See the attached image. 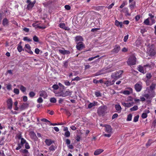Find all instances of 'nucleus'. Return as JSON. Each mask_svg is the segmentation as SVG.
Wrapping results in <instances>:
<instances>
[{
  "label": "nucleus",
  "mask_w": 156,
  "mask_h": 156,
  "mask_svg": "<svg viewBox=\"0 0 156 156\" xmlns=\"http://www.w3.org/2000/svg\"><path fill=\"white\" fill-rule=\"evenodd\" d=\"M123 73V70H119L113 73L111 76V77L115 81L122 76V74Z\"/></svg>",
  "instance_id": "1"
},
{
  "label": "nucleus",
  "mask_w": 156,
  "mask_h": 156,
  "mask_svg": "<svg viewBox=\"0 0 156 156\" xmlns=\"http://www.w3.org/2000/svg\"><path fill=\"white\" fill-rule=\"evenodd\" d=\"M107 110V107L105 105L100 107L97 111V113L99 116L104 115L105 113H107L106 111Z\"/></svg>",
  "instance_id": "2"
},
{
  "label": "nucleus",
  "mask_w": 156,
  "mask_h": 156,
  "mask_svg": "<svg viewBox=\"0 0 156 156\" xmlns=\"http://www.w3.org/2000/svg\"><path fill=\"white\" fill-rule=\"evenodd\" d=\"M72 92L69 90L66 91L62 90L60 92H58L57 94V96H62V97H65L67 96H70L72 94Z\"/></svg>",
  "instance_id": "3"
},
{
  "label": "nucleus",
  "mask_w": 156,
  "mask_h": 156,
  "mask_svg": "<svg viewBox=\"0 0 156 156\" xmlns=\"http://www.w3.org/2000/svg\"><path fill=\"white\" fill-rule=\"evenodd\" d=\"M127 63L129 66H131L136 64V58L134 56H130L127 61Z\"/></svg>",
  "instance_id": "4"
},
{
  "label": "nucleus",
  "mask_w": 156,
  "mask_h": 156,
  "mask_svg": "<svg viewBox=\"0 0 156 156\" xmlns=\"http://www.w3.org/2000/svg\"><path fill=\"white\" fill-rule=\"evenodd\" d=\"M41 121L42 122H45L47 123L50 126H55L57 125H62L64 124V123L62 122L61 123H51L50 122L46 119H41Z\"/></svg>",
  "instance_id": "5"
},
{
  "label": "nucleus",
  "mask_w": 156,
  "mask_h": 156,
  "mask_svg": "<svg viewBox=\"0 0 156 156\" xmlns=\"http://www.w3.org/2000/svg\"><path fill=\"white\" fill-rule=\"evenodd\" d=\"M36 2L35 0H34L33 2H31L30 0H27L26 2L28 4L27 5V9L28 10L31 9L34 6Z\"/></svg>",
  "instance_id": "6"
},
{
  "label": "nucleus",
  "mask_w": 156,
  "mask_h": 156,
  "mask_svg": "<svg viewBox=\"0 0 156 156\" xmlns=\"http://www.w3.org/2000/svg\"><path fill=\"white\" fill-rule=\"evenodd\" d=\"M148 53L151 57L154 56L156 54V50L154 48L150 47L148 51Z\"/></svg>",
  "instance_id": "7"
},
{
  "label": "nucleus",
  "mask_w": 156,
  "mask_h": 156,
  "mask_svg": "<svg viewBox=\"0 0 156 156\" xmlns=\"http://www.w3.org/2000/svg\"><path fill=\"white\" fill-rule=\"evenodd\" d=\"M76 43L77 44L76 46V48L78 50L80 51L85 47V45L82 42H76Z\"/></svg>",
  "instance_id": "8"
},
{
  "label": "nucleus",
  "mask_w": 156,
  "mask_h": 156,
  "mask_svg": "<svg viewBox=\"0 0 156 156\" xmlns=\"http://www.w3.org/2000/svg\"><path fill=\"white\" fill-rule=\"evenodd\" d=\"M7 103L8 108L10 110L12 108V99L10 98L8 99L7 101Z\"/></svg>",
  "instance_id": "9"
},
{
  "label": "nucleus",
  "mask_w": 156,
  "mask_h": 156,
  "mask_svg": "<svg viewBox=\"0 0 156 156\" xmlns=\"http://www.w3.org/2000/svg\"><path fill=\"white\" fill-rule=\"evenodd\" d=\"M121 49L119 45L118 44H116L114 48L112 50V52L115 53H118L120 50Z\"/></svg>",
  "instance_id": "10"
},
{
  "label": "nucleus",
  "mask_w": 156,
  "mask_h": 156,
  "mask_svg": "<svg viewBox=\"0 0 156 156\" xmlns=\"http://www.w3.org/2000/svg\"><path fill=\"white\" fill-rule=\"evenodd\" d=\"M127 89L129 90H124L123 92V94L125 95H128L133 93V89L129 87H128Z\"/></svg>",
  "instance_id": "11"
},
{
  "label": "nucleus",
  "mask_w": 156,
  "mask_h": 156,
  "mask_svg": "<svg viewBox=\"0 0 156 156\" xmlns=\"http://www.w3.org/2000/svg\"><path fill=\"white\" fill-rule=\"evenodd\" d=\"M115 80H113L112 81L108 80L104 82L105 84L106 85L107 87L113 85L114 84Z\"/></svg>",
  "instance_id": "12"
},
{
  "label": "nucleus",
  "mask_w": 156,
  "mask_h": 156,
  "mask_svg": "<svg viewBox=\"0 0 156 156\" xmlns=\"http://www.w3.org/2000/svg\"><path fill=\"white\" fill-rule=\"evenodd\" d=\"M122 11L125 13V15L126 16H131V13L129 12V10L127 7L124 8L122 10Z\"/></svg>",
  "instance_id": "13"
},
{
  "label": "nucleus",
  "mask_w": 156,
  "mask_h": 156,
  "mask_svg": "<svg viewBox=\"0 0 156 156\" xmlns=\"http://www.w3.org/2000/svg\"><path fill=\"white\" fill-rule=\"evenodd\" d=\"M134 88L137 92H140L141 90L142 86L140 84L136 83L134 86Z\"/></svg>",
  "instance_id": "14"
},
{
  "label": "nucleus",
  "mask_w": 156,
  "mask_h": 156,
  "mask_svg": "<svg viewBox=\"0 0 156 156\" xmlns=\"http://www.w3.org/2000/svg\"><path fill=\"white\" fill-rule=\"evenodd\" d=\"M129 3L130 4L129 6L131 10V12H132L133 11L134 9L136 7V3L135 1H134Z\"/></svg>",
  "instance_id": "15"
},
{
  "label": "nucleus",
  "mask_w": 156,
  "mask_h": 156,
  "mask_svg": "<svg viewBox=\"0 0 156 156\" xmlns=\"http://www.w3.org/2000/svg\"><path fill=\"white\" fill-rule=\"evenodd\" d=\"M40 96L43 97L44 98H46L48 97V94L45 91L42 90L40 92Z\"/></svg>",
  "instance_id": "16"
},
{
  "label": "nucleus",
  "mask_w": 156,
  "mask_h": 156,
  "mask_svg": "<svg viewBox=\"0 0 156 156\" xmlns=\"http://www.w3.org/2000/svg\"><path fill=\"white\" fill-rule=\"evenodd\" d=\"M59 27L65 30H69V28L67 27H66L64 23H60L59 24Z\"/></svg>",
  "instance_id": "17"
},
{
  "label": "nucleus",
  "mask_w": 156,
  "mask_h": 156,
  "mask_svg": "<svg viewBox=\"0 0 156 156\" xmlns=\"http://www.w3.org/2000/svg\"><path fill=\"white\" fill-rule=\"evenodd\" d=\"M83 41V38L80 36H77L75 38V41L76 42H82Z\"/></svg>",
  "instance_id": "18"
},
{
  "label": "nucleus",
  "mask_w": 156,
  "mask_h": 156,
  "mask_svg": "<svg viewBox=\"0 0 156 156\" xmlns=\"http://www.w3.org/2000/svg\"><path fill=\"white\" fill-rule=\"evenodd\" d=\"M115 108L116 111V112L118 113H120L122 110V108L119 104H116L115 106Z\"/></svg>",
  "instance_id": "19"
},
{
  "label": "nucleus",
  "mask_w": 156,
  "mask_h": 156,
  "mask_svg": "<svg viewBox=\"0 0 156 156\" xmlns=\"http://www.w3.org/2000/svg\"><path fill=\"white\" fill-rule=\"evenodd\" d=\"M9 21L6 18H4L2 21V25L4 26H7L9 25Z\"/></svg>",
  "instance_id": "20"
},
{
  "label": "nucleus",
  "mask_w": 156,
  "mask_h": 156,
  "mask_svg": "<svg viewBox=\"0 0 156 156\" xmlns=\"http://www.w3.org/2000/svg\"><path fill=\"white\" fill-rule=\"evenodd\" d=\"M133 102H128V103H122V105H123L124 106H125L127 108H129L131 106H133Z\"/></svg>",
  "instance_id": "21"
},
{
  "label": "nucleus",
  "mask_w": 156,
  "mask_h": 156,
  "mask_svg": "<svg viewBox=\"0 0 156 156\" xmlns=\"http://www.w3.org/2000/svg\"><path fill=\"white\" fill-rule=\"evenodd\" d=\"M58 51L60 53L63 55L69 54L70 53V52L69 50H63L61 49H59L58 50Z\"/></svg>",
  "instance_id": "22"
},
{
  "label": "nucleus",
  "mask_w": 156,
  "mask_h": 156,
  "mask_svg": "<svg viewBox=\"0 0 156 156\" xmlns=\"http://www.w3.org/2000/svg\"><path fill=\"white\" fill-rule=\"evenodd\" d=\"M105 132L108 133L112 134L114 130L112 127H106L105 129Z\"/></svg>",
  "instance_id": "23"
},
{
  "label": "nucleus",
  "mask_w": 156,
  "mask_h": 156,
  "mask_svg": "<svg viewBox=\"0 0 156 156\" xmlns=\"http://www.w3.org/2000/svg\"><path fill=\"white\" fill-rule=\"evenodd\" d=\"M104 150L102 149H97L94 151V154L95 155H98L102 152Z\"/></svg>",
  "instance_id": "24"
},
{
  "label": "nucleus",
  "mask_w": 156,
  "mask_h": 156,
  "mask_svg": "<svg viewBox=\"0 0 156 156\" xmlns=\"http://www.w3.org/2000/svg\"><path fill=\"white\" fill-rule=\"evenodd\" d=\"M115 25L117 27H120L121 28L122 27V22H119L117 20H115Z\"/></svg>",
  "instance_id": "25"
},
{
  "label": "nucleus",
  "mask_w": 156,
  "mask_h": 156,
  "mask_svg": "<svg viewBox=\"0 0 156 156\" xmlns=\"http://www.w3.org/2000/svg\"><path fill=\"white\" fill-rule=\"evenodd\" d=\"M45 142L46 144L48 146H50L54 142L53 141H52L50 139H46L45 140Z\"/></svg>",
  "instance_id": "26"
},
{
  "label": "nucleus",
  "mask_w": 156,
  "mask_h": 156,
  "mask_svg": "<svg viewBox=\"0 0 156 156\" xmlns=\"http://www.w3.org/2000/svg\"><path fill=\"white\" fill-rule=\"evenodd\" d=\"M138 70L143 74L145 73L144 67L142 66H139L138 67Z\"/></svg>",
  "instance_id": "27"
},
{
  "label": "nucleus",
  "mask_w": 156,
  "mask_h": 156,
  "mask_svg": "<svg viewBox=\"0 0 156 156\" xmlns=\"http://www.w3.org/2000/svg\"><path fill=\"white\" fill-rule=\"evenodd\" d=\"M96 103L97 102L94 101L92 103H90L88 105V108H91L93 106H95Z\"/></svg>",
  "instance_id": "28"
},
{
  "label": "nucleus",
  "mask_w": 156,
  "mask_h": 156,
  "mask_svg": "<svg viewBox=\"0 0 156 156\" xmlns=\"http://www.w3.org/2000/svg\"><path fill=\"white\" fill-rule=\"evenodd\" d=\"M21 42H20L18 45L17 49L19 52H21L23 50L22 47L20 45Z\"/></svg>",
  "instance_id": "29"
},
{
  "label": "nucleus",
  "mask_w": 156,
  "mask_h": 156,
  "mask_svg": "<svg viewBox=\"0 0 156 156\" xmlns=\"http://www.w3.org/2000/svg\"><path fill=\"white\" fill-rule=\"evenodd\" d=\"M138 109V107L137 105H134L133 107L131 108L130 109V110L131 111H134L137 110Z\"/></svg>",
  "instance_id": "30"
},
{
  "label": "nucleus",
  "mask_w": 156,
  "mask_h": 156,
  "mask_svg": "<svg viewBox=\"0 0 156 156\" xmlns=\"http://www.w3.org/2000/svg\"><path fill=\"white\" fill-rule=\"evenodd\" d=\"M149 20V18H148L145 20L144 22V23L147 25H151V24H150Z\"/></svg>",
  "instance_id": "31"
},
{
  "label": "nucleus",
  "mask_w": 156,
  "mask_h": 156,
  "mask_svg": "<svg viewBox=\"0 0 156 156\" xmlns=\"http://www.w3.org/2000/svg\"><path fill=\"white\" fill-rule=\"evenodd\" d=\"M152 143V140L151 139H149L147 143L146 144V147L147 148H148L151 145Z\"/></svg>",
  "instance_id": "32"
},
{
  "label": "nucleus",
  "mask_w": 156,
  "mask_h": 156,
  "mask_svg": "<svg viewBox=\"0 0 156 156\" xmlns=\"http://www.w3.org/2000/svg\"><path fill=\"white\" fill-rule=\"evenodd\" d=\"M127 2L126 1H124L119 7V8L122 9L126 5H127Z\"/></svg>",
  "instance_id": "33"
},
{
  "label": "nucleus",
  "mask_w": 156,
  "mask_h": 156,
  "mask_svg": "<svg viewBox=\"0 0 156 156\" xmlns=\"http://www.w3.org/2000/svg\"><path fill=\"white\" fill-rule=\"evenodd\" d=\"M95 94L97 97H100L101 96V94L99 91L95 92Z\"/></svg>",
  "instance_id": "34"
},
{
  "label": "nucleus",
  "mask_w": 156,
  "mask_h": 156,
  "mask_svg": "<svg viewBox=\"0 0 156 156\" xmlns=\"http://www.w3.org/2000/svg\"><path fill=\"white\" fill-rule=\"evenodd\" d=\"M68 66V61L67 60L65 61L64 63L63 66L65 68H67Z\"/></svg>",
  "instance_id": "35"
},
{
  "label": "nucleus",
  "mask_w": 156,
  "mask_h": 156,
  "mask_svg": "<svg viewBox=\"0 0 156 156\" xmlns=\"http://www.w3.org/2000/svg\"><path fill=\"white\" fill-rule=\"evenodd\" d=\"M29 96L30 98H33L35 95V93L33 91H31L29 93Z\"/></svg>",
  "instance_id": "36"
},
{
  "label": "nucleus",
  "mask_w": 156,
  "mask_h": 156,
  "mask_svg": "<svg viewBox=\"0 0 156 156\" xmlns=\"http://www.w3.org/2000/svg\"><path fill=\"white\" fill-rule=\"evenodd\" d=\"M33 40L34 42H38L39 41L38 38L36 35L33 37Z\"/></svg>",
  "instance_id": "37"
},
{
  "label": "nucleus",
  "mask_w": 156,
  "mask_h": 156,
  "mask_svg": "<svg viewBox=\"0 0 156 156\" xmlns=\"http://www.w3.org/2000/svg\"><path fill=\"white\" fill-rule=\"evenodd\" d=\"M20 151V152H22L23 153H25L26 154H29L28 150L26 149H21Z\"/></svg>",
  "instance_id": "38"
},
{
  "label": "nucleus",
  "mask_w": 156,
  "mask_h": 156,
  "mask_svg": "<svg viewBox=\"0 0 156 156\" xmlns=\"http://www.w3.org/2000/svg\"><path fill=\"white\" fill-rule=\"evenodd\" d=\"M26 89L25 87L23 85L21 86L20 87V90L23 92H25L26 90Z\"/></svg>",
  "instance_id": "39"
},
{
  "label": "nucleus",
  "mask_w": 156,
  "mask_h": 156,
  "mask_svg": "<svg viewBox=\"0 0 156 156\" xmlns=\"http://www.w3.org/2000/svg\"><path fill=\"white\" fill-rule=\"evenodd\" d=\"M81 80V79L79 76H77L73 79H72V81H79Z\"/></svg>",
  "instance_id": "40"
},
{
  "label": "nucleus",
  "mask_w": 156,
  "mask_h": 156,
  "mask_svg": "<svg viewBox=\"0 0 156 156\" xmlns=\"http://www.w3.org/2000/svg\"><path fill=\"white\" fill-rule=\"evenodd\" d=\"M132 115L131 114H129L128 115L127 120L128 121H130L132 119Z\"/></svg>",
  "instance_id": "41"
},
{
  "label": "nucleus",
  "mask_w": 156,
  "mask_h": 156,
  "mask_svg": "<svg viewBox=\"0 0 156 156\" xmlns=\"http://www.w3.org/2000/svg\"><path fill=\"white\" fill-rule=\"evenodd\" d=\"M151 77L152 75L151 73H147L146 75V78H147L148 79H151Z\"/></svg>",
  "instance_id": "42"
},
{
  "label": "nucleus",
  "mask_w": 156,
  "mask_h": 156,
  "mask_svg": "<svg viewBox=\"0 0 156 156\" xmlns=\"http://www.w3.org/2000/svg\"><path fill=\"white\" fill-rule=\"evenodd\" d=\"M23 40L24 41H31L32 40L30 38H29L27 37H24Z\"/></svg>",
  "instance_id": "43"
},
{
  "label": "nucleus",
  "mask_w": 156,
  "mask_h": 156,
  "mask_svg": "<svg viewBox=\"0 0 156 156\" xmlns=\"http://www.w3.org/2000/svg\"><path fill=\"white\" fill-rule=\"evenodd\" d=\"M139 118V115H137L135 116L133 119V122H137V121H138V120Z\"/></svg>",
  "instance_id": "44"
},
{
  "label": "nucleus",
  "mask_w": 156,
  "mask_h": 156,
  "mask_svg": "<svg viewBox=\"0 0 156 156\" xmlns=\"http://www.w3.org/2000/svg\"><path fill=\"white\" fill-rule=\"evenodd\" d=\"M65 136L66 137H69L70 136V133L69 131H67L65 133Z\"/></svg>",
  "instance_id": "45"
},
{
  "label": "nucleus",
  "mask_w": 156,
  "mask_h": 156,
  "mask_svg": "<svg viewBox=\"0 0 156 156\" xmlns=\"http://www.w3.org/2000/svg\"><path fill=\"white\" fill-rule=\"evenodd\" d=\"M64 84L67 86H69L70 85V83L67 80H65L64 82Z\"/></svg>",
  "instance_id": "46"
},
{
  "label": "nucleus",
  "mask_w": 156,
  "mask_h": 156,
  "mask_svg": "<svg viewBox=\"0 0 156 156\" xmlns=\"http://www.w3.org/2000/svg\"><path fill=\"white\" fill-rule=\"evenodd\" d=\"M115 70V69H114V68L108 69H107L106 71V73L111 72Z\"/></svg>",
  "instance_id": "47"
},
{
  "label": "nucleus",
  "mask_w": 156,
  "mask_h": 156,
  "mask_svg": "<svg viewBox=\"0 0 156 156\" xmlns=\"http://www.w3.org/2000/svg\"><path fill=\"white\" fill-rule=\"evenodd\" d=\"M155 86L156 85L155 84L152 83L150 87V89L151 90H153L155 89Z\"/></svg>",
  "instance_id": "48"
},
{
  "label": "nucleus",
  "mask_w": 156,
  "mask_h": 156,
  "mask_svg": "<svg viewBox=\"0 0 156 156\" xmlns=\"http://www.w3.org/2000/svg\"><path fill=\"white\" fill-rule=\"evenodd\" d=\"M147 113H143L142 114L141 117L143 119H145L147 117Z\"/></svg>",
  "instance_id": "49"
},
{
  "label": "nucleus",
  "mask_w": 156,
  "mask_h": 156,
  "mask_svg": "<svg viewBox=\"0 0 156 156\" xmlns=\"http://www.w3.org/2000/svg\"><path fill=\"white\" fill-rule=\"evenodd\" d=\"M23 145L21 143L19 144H18V146L16 148V150H20L23 146Z\"/></svg>",
  "instance_id": "50"
},
{
  "label": "nucleus",
  "mask_w": 156,
  "mask_h": 156,
  "mask_svg": "<svg viewBox=\"0 0 156 156\" xmlns=\"http://www.w3.org/2000/svg\"><path fill=\"white\" fill-rule=\"evenodd\" d=\"M52 87L55 90H57L59 86L58 85L54 84L52 86Z\"/></svg>",
  "instance_id": "51"
},
{
  "label": "nucleus",
  "mask_w": 156,
  "mask_h": 156,
  "mask_svg": "<svg viewBox=\"0 0 156 156\" xmlns=\"http://www.w3.org/2000/svg\"><path fill=\"white\" fill-rule=\"evenodd\" d=\"M37 102L38 103H42L43 100L41 97H39L37 100Z\"/></svg>",
  "instance_id": "52"
},
{
  "label": "nucleus",
  "mask_w": 156,
  "mask_h": 156,
  "mask_svg": "<svg viewBox=\"0 0 156 156\" xmlns=\"http://www.w3.org/2000/svg\"><path fill=\"white\" fill-rule=\"evenodd\" d=\"M27 142L23 138H21V141L20 143L22 144L23 145L24 144H25Z\"/></svg>",
  "instance_id": "53"
},
{
  "label": "nucleus",
  "mask_w": 156,
  "mask_h": 156,
  "mask_svg": "<svg viewBox=\"0 0 156 156\" xmlns=\"http://www.w3.org/2000/svg\"><path fill=\"white\" fill-rule=\"evenodd\" d=\"M14 93L16 94H18L19 93V90L18 89L15 88L14 89Z\"/></svg>",
  "instance_id": "54"
},
{
  "label": "nucleus",
  "mask_w": 156,
  "mask_h": 156,
  "mask_svg": "<svg viewBox=\"0 0 156 156\" xmlns=\"http://www.w3.org/2000/svg\"><path fill=\"white\" fill-rule=\"evenodd\" d=\"M30 136H31L33 137L36 136L35 133L33 131H31L30 132Z\"/></svg>",
  "instance_id": "55"
},
{
  "label": "nucleus",
  "mask_w": 156,
  "mask_h": 156,
  "mask_svg": "<svg viewBox=\"0 0 156 156\" xmlns=\"http://www.w3.org/2000/svg\"><path fill=\"white\" fill-rule=\"evenodd\" d=\"M118 116V115L117 113H115L113 115L112 117V119H113L116 118H117Z\"/></svg>",
  "instance_id": "56"
},
{
  "label": "nucleus",
  "mask_w": 156,
  "mask_h": 156,
  "mask_svg": "<svg viewBox=\"0 0 156 156\" xmlns=\"http://www.w3.org/2000/svg\"><path fill=\"white\" fill-rule=\"evenodd\" d=\"M114 5V3H112L111 4L109 5V6L107 7V8L108 9H110L112 8V7Z\"/></svg>",
  "instance_id": "57"
},
{
  "label": "nucleus",
  "mask_w": 156,
  "mask_h": 156,
  "mask_svg": "<svg viewBox=\"0 0 156 156\" xmlns=\"http://www.w3.org/2000/svg\"><path fill=\"white\" fill-rule=\"evenodd\" d=\"M55 147L53 145L51 146L49 148V150L51 151H54L55 150Z\"/></svg>",
  "instance_id": "58"
},
{
  "label": "nucleus",
  "mask_w": 156,
  "mask_h": 156,
  "mask_svg": "<svg viewBox=\"0 0 156 156\" xmlns=\"http://www.w3.org/2000/svg\"><path fill=\"white\" fill-rule=\"evenodd\" d=\"M140 15H137L135 17V19L136 21H138L140 18Z\"/></svg>",
  "instance_id": "59"
},
{
  "label": "nucleus",
  "mask_w": 156,
  "mask_h": 156,
  "mask_svg": "<svg viewBox=\"0 0 156 156\" xmlns=\"http://www.w3.org/2000/svg\"><path fill=\"white\" fill-rule=\"evenodd\" d=\"M56 101V99L54 98H52L50 99V101L52 103H55Z\"/></svg>",
  "instance_id": "60"
},
{
  "label": "nucleus",
  "mask_w": 156,
  "mask_h": 156,
  "mask_svg": "<svg viewBox=\"0 0 156 156\" xmlns=\"http://www.w3.org/2000/svg\"><path fill=\"white\" fill-rule=\"evenodd\" d=\"M128 51V48L126 47H124L122 50V51L123 52H127Z\"/></svg>",
  "instance_id": "61"
},
{
  "label": "nucleus",
  "mask_w": 156,
  "mask_h": 156,
  "mask_svg": "<svg viewBox=\"0 0 156 156\" xmlns=\"http://www.w3.org/2000/svg\"><path fill=\"white\" fill-rule=\"evenodd\" d=\"M148 16L149 17H148V18H149V20L152 18H153L154 17V16L151 13H149Z\"/></svg>",
  "instance_id": "62"
},
{
  "label": "nucleus",
  "mask_w": 156,
  "mask_h": 156,
  "mask_svg": "<svg viewBox=\"0 0 156 156\" xmlns=\"http://www.w3.org/2000/svg\"><path fill=\"white\" fill-rule=\"evenodd\" d=\"M65 9L67 10H69L71 9L70 6L69 5H66L65 6Z\"/></svg>",
  "instance_id": "63"
},
{
  "label": "nucleus",
  "mask_w": 156,
  "mask_h": 156,
  "mask_svg": "<svg viewBox=\"0 0 156 156\" xmlns=\"http://www.w3.org/2000/svg\"><path fill=\"white\" fill-rule=\"evenodd\" d=\"M6 88L7 90H9L12 89V86L10 84L7 85Z\"/></svg>",
  "instance_id": "64"
}]
</instances>
